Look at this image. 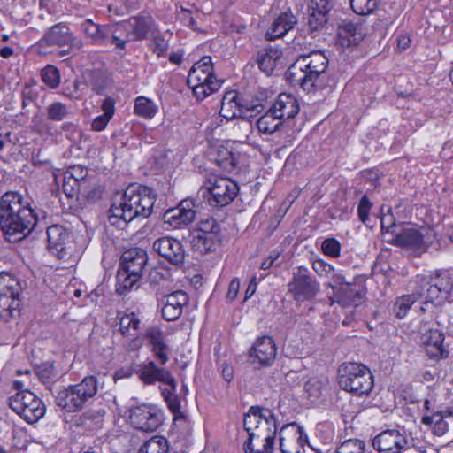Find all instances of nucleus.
<instances>
[{"mask_svg": "<svg viewBox=\"0 0 453 453\" xmlns=\"http://www.w3.org/2000/svg\"><path fill=\"white\" fill-rule=\"evenodd\" d=\"M257 128L263 134H273L280 130L283 121L270 108L256 122Z\"/></svg>", "mask_w": 453, "mask_h": 453, "instance_id": "72a5a7b5", "label": "nucleus"}, {"mask_svg": "<svg viewBox=\"0 0 453 453\" xmlns=\"http://www.w3.org/2000/svg\"><path fill=\"white\" fill-rule=\"evenodd\" d=\"M168 48V42L160 36L154 37L150 43L151 50L158 57H164L166 54Z\"/></svg>", "mask_w": 453, "mask_h": 453, "instance_id": "5fc2aeb1", "label": "nucleus"}, {"mask_svg": "<svg viewBox=\"0 0 453 453\" xmlns=\"http://www.w3.org/2000/svg\"><path fill=\"white\" fill-rule=\"evenodd\" d=\"M68 113V107L60 102L52 103L46 109L47 118L55 122L62 121Z\"/></svg>", "mask_w": 453, "mask_h": 453, "instance_id": "de8ad7c7", "label": "nucleus"}, {"mask_svg": "<svg viewBox=\"0 0 453 453\" xmlns=\"http://www.w3.org/2000/svg\"><path fill=\"white\" fill-rule=\"evenodd\" d=\"M41 76L45 84L50 88H55L60 82V74L58 70L53 65H47L41 72Z\"/></svg>", "mask_w": 453, "mask_h": 453, "instance_id": "3c124183", "label": "nucleus"}, {"mask_svg": "<svg viewBox=\"0 0 453 453\" xmlns=\"http://www.w3.org/2000/svg\"><path fill=\"white\" fill-rule=\"evenodd\" d=\"M177 385L173 388L169 387V388H164L162 390V395L164 396L165 401L167 403L168 408L174 415V419L183 418V413L180 411V397L175 393Z\"/></svg>", "mask_w": 453, "mask_h": 453, "instance_id": "79ce46f5", "label": "nucleus"}, {"mask_svg": "<svg viewBox=\"0 0 453 453\" xmlns=\"http://www.w3.org/2000/svg\"><path fill=\"white\" fill-rule=\"evenodd\" d=\"M145 337L156 358L161 365H165L169 360V347L163 332L158 327H150L146 331Z\"/></svg>", "mask_w": 453, "mask_h": 453, "instance_id": "c85d7f7f", "label": "nucleus"}, {"mask_svg": "<svg viewBox=\"0 0 453 453\" xmlns=\"http://www.w3.org/2000/svg\"><path fill=\"white\" fill-rule=\"evenodd\" d=\"M153 250L174 265H181L185 260V252L181 243L171 237H161L153 243Z\"/></svg>", "mask_w": 453, "mask_h": 453, "instance_id": "f3484780", "label": "nucleus"}, {"mask_svg": "<svg viewBox=\"0 0 453 453\" xmlns=\"http://www.w3.org/2000/svg\"><path fill=\"white\" fill-rule=\"evenodd\" d=\"M65 175H69V177L75 180L76 182H80L82 187L88 175V169L81 165H75L65 172Z\"/></svg>", "mask_w": 453, "mask_h": 453, "instance_id": "6e6d98bb", "label": "nucleus"}, {"mask_svg": "<svg viewBox=\"0 0 453 453\" xmlns=\"http://www.w3.org/2000/svg\"><path fill=\"white\" fill-rule=\"evenodd\" d=\"M443 342L444 334L438 329H430L422 335V345L431 359L439 360L448 357L449 351Z\"/></svg>", "mask_w": 453, "mask_h": 453, "instance_id": "6ab92c4d", "label": "nucleus"}, {"mask_svg": "<svg viewBox=\"0 0 453 453\" xmlns=\"http://www.w3.org/2000/svg\"><path fill=\"white\" fill-rule=\"evenodd\" d=\"M195 204L192 200H183L176 208L165 211V221L175 228L190 224L196 218Z\"/></svg>", "mask_w": 453, "mask_h": 453, "instance_id": "a211bd4d", "label": "nucleus"}, {"mask_svg": "<svg viewBox=\"0 0 453 453\" xmlns=\"http://www.w3.org/2000/svg\"><path fill=\"white\" fill-rule=\"evenodd\" d=\"M135 372L139 379L148 385L159 381L174 388L177 384L169 370L158 367L153 361L139 365Z\"/></svg>", "mask_w": 453, "mask_h": 453, "instance_id": "dca6fc26", "label": "nucleus"}, {"mask_svg": "<svg viewBox=\"0 0 453 453\" xmlns=\"http://www.w3.org/2000/svg\"><path fill=\"white\" fill-rule=\"evenodd\" d=\"M115 102L112 98L107 97L103 101L102 104V110L104 111V115L111 119L114 111H115Z\"/></svg>", "mask_w": 453, "mask_h": 453, "instance_id": "0e129e2a", "label": "nucleus"}, {"mask_svg": "<svg viewBox=\"0 0 453 453\" xmlns=\"http://www.w3.org/2000/svg\"><path fill=\"white\" fill-rule=\"evenodd\" d=\"M252 362L257 361L262 365H270L276 357L275 343L270 336L258 338L250 351Z\"/></svg>", "mask_w": 453, "mask_h": 453, "instance_id": "4be33fe9", "label": "nucleus"}, {"mask_svg": "<svg viewBox=\"0 0 453 453\" xmlns=\"http://www.w3.org/2000/svg\"><path fill=\"white\" fill-rule=\"evenodd\" d=\"M334 4V0H311L308 24L311 30H318L326 23Z\"/></svg>", "mask_w": 453, "mask_h": 453, "instance_id": "5701e85b", "label": "nucleus"}, {"mask_svg": "<svg viewBox=\"0 0 453 453\" xmlns=\"http://www.w3.org/2000/svg\"><path fill=\"white\" fill-rule=\"evenodd\" d=\"M296 22L297 19L291 12H284L273 22L265 37L271 41L280 38L291 30Z\"/></svg>", "mask_w": 453, "mask_h": 453, "instance_id": "7c9ffc66", "label": "nucleus"}, {"mask_svg": "<svg viewBox=\"0 0 453 453\" xmlns=\"http://www.w3.org/2000/svg\"><path fill=\"white\" fill-rule=\"evenodd\" d=\"M37 223V215L18 192H6L0 201V227L10 242L30 234Z\"/></svg>", "mask_w": 453, "mask_h": 453, "instance_id": "f257e3e1", "label": "nucleus"}, {"mask_svg": "<svg viewBox=\"0 0 453 453\" xmlns=\"http://www.w3.org/2000/svg\"><path fill=\"white\" fill-rule=\"evenodd\" d=\"M217 235L214 234H203L195 232L192 239V245L200 253H208L215 249Z\"/></svg>", "mask_w": 453, "mask_h": 453, "instance_id": "58836bf2", "label": "nucleus"}, {"mask_svg": "<svg viewBox=\"0 0 453 453\" xmlns=\"http://www.w3.org/2000/svg\"><path fill=\"white\" fill-rule=\"evenodd\" d=\"M372 447L379 453H402L408 449V440L399 430L389 429L374 437Z\"/></svg>", "mask_w": 453, "mask_h": 453, "instance_id": "4468645a", "label": "nucleus"}, {"mask_svg": "<svg viewBox=\"0 0 453 453\" xmlns=\"http://www.w3.org/2000/svg\"><path fill=\"white\" fill-rule=\"evenodd\" d=\"M81 189V184L76 182L75 180L70 178L69 175H65L62 180V191L67 197H74Z\"/></svg>", "mask_w": 453, "mask_h": 453, "instance_id": "603ef678", "label": "nucleus"}, {"mask_svg": "<svg viewBox=\"0 0 453 453\" xmlns=\"http://www.w3.org/2000/svg\"><path fill=\"white\" fill-rule=\"evenodd\" d=\"M187 82L196 97L203 100L219 90L222 81L218 80L214 75L211 58L205 56L193 65Z\"/></svg>", "mask_w": 453, "mask_h": 453, "instance_id": "423d86ee", "label": "nucleus"}, {"mask_svg": "<svg viewBox=\"0 0 453 453\" xmlns=\"http://www.w3.org/2000/svg\"><path fill=\"white\" fill-rule=\"evenodd\" d=\"M129 419L134 428L154 432L163 423V413L154 405L142 403L130 408Z\"/></svg>", "mask_w": 453, "mask_h": 453, "instance_id": "ddd939ff", "label": "nucleus"}, {"mask_svg": "<svg viewBox=\"0 0 453 453\" xmlns=\"http://www.w3.org/2000/svg\"><path fill=\"white\" fill-rule=\"evenodd\" d=\"M134 112L142 118L151 119L157 112V106L152 100L139 96L135 99Z\"/></svg>", "mask_w": 453, "mask_h": 453, "instance_id": "37998d69", "label": "nucleus"}, {"mask_svg": "<svg viewBox=\"0 0 453 453\" xmlns=\"http://www.w3.org/2000/svg\"><path fill=\"white\" fill-rule=\"evenodd\" d=\"M321 249L325 255L338 257L340 256L341 244L334 238H327L322 242Z\"/></svg>", "mask_w": 453, "mask_h": 453, "instance_id": "864d4df0", "label": "nucleus"}, {"mask_svg": "<svg viewBox=\"0 0 453 453\" xmlns=\"http://www.w3.org/2000/svg\"><path fill=\"white\" fill-rule=\"evenodd\" d=\"M244 105L236 91H228L221 101L220 115L226 119L239 118L243 113Z\"/></svg>", "mask_w": 453, "mask_h": 453, "instance_id": "2f4dec72", "label": "nucleus"}, {"mask_svg": "<svg viewBox=\"0 0 453 453\" xmlns=\"http://www.w3.org/2000/svg\"><path fill=\"white\" fill-rule=\"evenodd\" d=\"M318 265L324 267L326 273L331 276L334 283L340 284L342 287L347 283L344 277L341 273H336L334 268L330 265H323L321 263H318Z\"/></svg>", "mask_w": 453, "mask_h": 453, "instance_id": "052dcab7", "label": "nucleus"}, {"mask_svg": "<svg viewBox=\"0 0 453 453\" xmlns=\"http://www.w3.org/2000/svg\"><path fill=\"white\" fill-rule=\"evenodd\" d=\"M307 435L296 424L285 425L280 431V449L282 453H303Z\"/></svg>", "mask_w": 453, "mask_h": 453, "instance_id": "2eb2a0df", "label": "nucleus"}, {"mask_svg": "<svg viewBox=\"0 0 453 453\" xmlns=\"http://www.w3.org/2000/svg\"><path fill=\"white\" fill-rule=\"evenodd\" d=\"M219 225L214 219H209L200 223L199 228L196 232H203V234H214L219 231Z\"/></svg>", "mask_w": 453, "mask_h": 453, "instance_id": "13d9d810", "label": "nucleus"}, {"mask_svg": "<svg viewBox=\"0 0 453 453\" xmlns=\"http://www.w3.org/2000/svg\"><path fill=\"white\" fill-rule=\"evenodd\" d=\"M74 39L70 28L65 23L50 27L39 41L40 47H62L70 44Z\"/></svg>", "mask_w": 453, "mask_h": 453, "instance_id": "aec40b11", "label": "nucleus"}, {"mask_svg": "<svg viewBox=\"0 0 453 453\" xmlns=\"http://www.w3.org/2000/svg\"><path fill=\"white\" fill-rule=\"evenodd\" d=\"M372 207V203L366 196H363L357 206V214L359 219L363 223H366L369 219V212Z\"/></svg>", "mask_w": 453, "mask_h": 453, "instance_id": "4d7b16f0", "label": "nucleus"}, {"mask_svg": "<svg viewBox=\"0 0 453 453\" xmlns=\"http://www.w3.org/2000/svg\"><path fill=\"white\" fill-rule=\"evenodd\" d=\"M80 30L94 44L106 45L111 34V26L99 25L87 19L80 24Z\"/></svg>", "mask_w": 453, "mask_h": 453, "instance_id": "393cba45", "label": "nucleus"}, {"mask_svg": "<svg viewBox=\"0 0 453 453\" xmlns=\"http://www.w3.org/2000/svg\"><path fill=\"white\" fill-rule=\"evenodd\" d=\"M47 237L50 248L62 251L68 233L62 226L52 225L47 229Z\"/></svg>", "mask_w": 453, "mask_h": 453, "instance_id": "e433bc0d", "label": "nucleus"}, {"mask_svg": "<svg viewBox=\"0 0 453 453\" xmlns=\"http://www.w3.org/2000/svg\"><path fill=\"white\" fill-rule=\"evenodd\" d=\"M328 59L321 51L300 56L286 72V79L292 86H299L308 93L324 88L325 72Z\"/></svg>", "mask_w": 453, "mask_h": 453, "instance_id": "7ed1b4c3", "label": "nucleus"}, {"mask_svg": "<svg viewBox=\"0 0 453 453\" xmlns=\"http://www.w3.org/2000/svg\"><path fill=\"white\" fill-rule=\"evenodd\" d=\"M361 298V292L357 287L349 283L341 287L337 295V302L342 306L357 305Z\"/></svg>", "mask_w": 453, "mask_h": 453, "instance_id": "c9c22d12", "label": "nucleus"}, {"mask_svg": "<svg viewBox=\"0 0 453 453\" xmlns=\"http://www.w3.org/2000/svg\"><path fill=\"white\" fill-rule=\"evenodd\" d=\"M156 195L150 188L142 185H129L119 202L109 211V222L122 228L134 219H146L152 213Z\"/></svg>", "mask_w": 453, "mask_h": 453, "instance_id": "f03ea898", "label": "nucleus"}, {"mask_svg": "<svg viewBox=\"0 0 453 453\" xmlns=\"http://www.w3.org/2000/svg\"><path fill=\"white\" fill-rule=\"evenodd\" d=\"M418 300V298L416 292H413L411 295L402 296L396 299L393 307V312L397 318L403 319L406 316L411 305Z\"/></svg>", "mask_w": 453, "mask_h": 453, "instance_id": "a18cd8bd", "label": "nucleus"}, {"mask_svg": "<svg viewBox=\"0 0 453 453\" xmlns=\"http://www.w3.org/2000/svg\"><path fill=\"white\" fill-rule=\"evenodd\" d=\"M397 48L401 50H404L409 48L411 44V37L408 34H400L397 36Z\"/></svg>", "mask_w": 453, "mask_h": 453, "instance_id": "774afa93", "label": "nucleus"}, {"mask_svg": "<svg viewBox=\"0 0 453 453\" xmlns=\"http://www.w3.org/2000/svg\"><path fill=\"white\" fill-rule=\"evenodd\" d=\"M152 19L150 17H132L120 24V27L127 32V40H142L151 27Z\"/></svg>", "mask_w": 453, "mask_h": 453, "instance_id": "c756f323", "label": "nucleus"}, {"mask_svg": "<svg viewBox=\"0 0 453 453\" xmlns=\"http://www.w3.org/2000/svg\"><path fill=\"white\" fill-rule=\"evenodd\" d=\"M104 414V411H87L80 418L81 424L88 430L96 431L103 426Z\"/></svg>", "mask_w": 453, "mask_h": 453, "instance_id": "a19ab883", "label": "nucleus"}, {"mask_svg": "<svg viewBox=\"0 0 453 453\" xmlns=\"http://www.w3.org/2000/svg\"><path fill=\"white\" fill-rule=\"evenodd\" d=\"M394 242L399 247L412 250L414 252L420 253L426 249L423 234L414 227H406L396 234Z\"/></svg>", "mask_w": 453, "mask_h": 453, "instance_id": "a878e982", "label": "nucleus"}, {"mask_svg": "<svg viewBox=\"0 0 453 453\" xmlns=\"http://www.w3.org/2000/svg\"><path fill=\"white\" fill-rule=\"evenodd\" d=\"M240 289V281L237 278L233 279L228 287V291L226 294V298L229 302H233L238 295Z\"/></svg>", "mask_w": 453, "mask_h": 453, "instance_id": "e2e57ef3", "label": "nucleus"}, {"mask_svg": "<svg viewBox=\"0 0 453 453\" xmlns=\"http://www.w3.org/2000/svg\"><path fill=\"white\" fill-rule=\"evenodd\" d=\"M337 35L342 46L349 47L358 44L364 39L365 32L362 24L343 21L338 26Z\"/></svg>", "mask_w": 453, "mask_h": 453, "instance_id": "bb28decb", "label": "nucleus"}, {"mask_svg": "<svg viewBox=\"0 0 453 453\" xmlns=\"http://www.w3.org/2000/svg\"><path fill=\"white\" fill-rule=\"evenodd\" d=\"M270 109L284 122L293 119L299 112L300 105L295 96L281 93L270 106Z\"/></svg>", "mask_w": 453, "mask_h": 453, "instance_id": "b1692460", "label": "nucleus"}, {"mask_svg": "<svg viewBox=\"0 0 453 453\" xmlns=\"http://www.w3.org/2000/svg\"><path fill=\"white\" fill-rule=\"evenodd\" d=\"M220 367L222 377L226 381L230 382L234 378L233 367L225 362L220 365Z\"/></svg>", "mask_w": 453, "mask_h": 453, "instance_id": "338daca9", "label": "nucleus"}, {"mask_svg": "<svg viewBox=\"0 0 453 453\" xmlns=\"http://www.w3.org/2000/svg\"><path fill=\"white\" fill-rule=\"evenodd\" d=\"M365 444L359 439H349L342 442L336 449L335 453H364Z\"/></svg>", "mask_w": 453, "mask_h": 453, "instance_id": "09e8293b", "label": "nucleus"}, {"mask_svg": "<svg viewBox=\"0 0 453 453\" xmlns=\"http://www.w3.org/2000/svg\"><path fill=\"white\" fill-rule=\"evenodd\" d=\"M137 453H169L168 441L163 436H153L140 447Z\"/></svg>", "mask_w": 453, "mask_h": 453, "instance_id": "ea45409f", "label": "nucleus"}, {"mask_svg": "<svg viewBox=\"0 0 453 453\" xmlns=\"http://www.w3.org/2000/svg\"><path fill=\"white\" fill-rule=\"evenodd\" d=\"M140 278L141 276L136 274L134 276L130 272L121 268L117 274V291L119 294L124 295L134 287Z\"/></svg>", "mask_w": 453, "mask_h": 453, "instance_id": "c03bdc74", "label": "nucleus"}, {"mask_svg": "<svg viewBox=\"0 0 453 453\" xmlns=\"http://www.w3.org/2000/svg\"><path fill=\"white\" fill-rule=\"evenodd\" d=\"M110 119H111L110 118L104 116V114L96 117L92 121L91 129L93 131H96V132L103 131L106 127V126L109 123Z\"/></svg>", "mask_w": 453, "mask_h": 453, "instance_id": "680f3d73", "label": "nucleus"}, {"mask_svg": "<svg viewBox=\"0 0 453 453\" xmlns=\"http://www.w3.org/2000/svg\"><path fill=\"white\" fill-rule=\"evenodd\" d=\"M338 384L355 395H367L373 388V376L363 364L344 363L338 369Z\"/></svg>", "mask_w": 453, "mask_h": 453, "instance_id": "39448f33", "label": "nucleus"}, {"mask_svg": "<svg viewBox=\"0 0 453 453\" xmlns=\"http://www.w3.org/2000/svg\"><path fill=\"white\" fill-rule=\"evenodd\" d=\"M147 253L142 249H130L125 251L121 257V268L130 272L135 276H142L147 264Z\"/></svg>", "mask_w": 453, "mask_h": 453, "instance_id": "cd10ccee", "label": "nucleus"}, {"mask_svg": "<svg viewBox=\"0 0 453 453\" xmlns=\"http://www.w3.org/2000/svg\"><path fill=\"white\" fill-rule=\"evenodd\" d=\"M20 285L17 279L9 273L0 274V318L7 320L19 311Z\"/></svg>", "mask_w": 453, "mask_h": 453, "instance_id": "9b49d317", "label": "nucleus"}, {"mask_svg": "<svg viewBox=\"0 0 453 453\" xmlns=\"http://www.w3.org/2000/svg\"><path fill=\"white\" fill-rule=\"evenodd\" d=\"M162 317L167 321H174L182 314V309L188 303V296L182 290L173 291L165 296Z\"/></svg>", "mask_w": 453, "mask_h": 453, "instance_id": "412c9836", "label": "nucleus"}, {"mask_svg": "<svg viewBox=\"0 0 453 453\" xmlns=\"http://www.w3.org/2000/svg\"><path fill=\"white\" fill-rule=\"evenodd\" d=\"M99 389V381L96 376L84 377L79 383L70 385L60 390L56 395L55 403L67 412L81 411L92 400Z\"/></svg>", "mask_w": 453, "mask_h": 453, "instance_id": "20e7f679", "label": "nucleus"}, {"mask_svg": "<svg viewBox=\"0 0 453 453\" xmlns=\"http://www.w3.org/2000/svg\"><path fill=\"white\" fill-rule=\"evenodd\" d=\"M443 420L444 418L440 412L434 413L431 416L426 415L422 418V423L429 426H434V425Z\"/></svg>", "mask_w": 453, "mask_h": 453, "instance_id": "69168bd1", "label": "nucleus"}, {"mask_svg": "<svg viewBox=\"0 0 453 453\" xmlns=\"http://www.w3.org/2000/svg\"><path fill=\"white\" fill-rule=\"evenodd\" d=\"M9 406L27 423L38 421L45 414V406L33 392L20 391L9 398Z\"/></svg>", "mask_w": 453, "mask_h": 453, "instance_id": "1a4fd4ad", "label": "nucleus"}, {"mask_svg": "<svg viewBox=\"0 0 453 453\" xmlns=\"http://www.w3.org/2000/svg\"><path fill=\"white\" fill-rule=\"evenodd\" d=\"M248 441L244 443L246 453H273L274 440L267 437H257L256 434H248Z\"/></svg>", "mask_w": 453, "mask_h": 453, "instance_id": "f704fd0d", "label": "nucleus"}, {"mask_svg": "<svg viewBox=\"0 0 453 453\" xmlns=\"http://www.w3.org/2000/svg\"><path fill=\"white\" fill-rule=\"evenodd\" d=\"M214 161L220 168L227 172H231L236 166L234 153L226 148H220L219 150Z\"/></svg>", "mask_w": 453, "mask_h": 453, "instance_id": "49530a36", "label": "nucleus"}, {"mask_svg": "<svg viewBox=\"0 0 453 453\" xmlns=\"http://www.w3.org/2000/svg\"><path fill=\"white\" fill-rule=\"evenodd\" d=\"M178 17L182 22H184L194 30L197 28L196 21L192 17L191 12L189 10L184 7H180V10L178 12Z\"/></svg>", "mask_w": 453, "mask_h": 453, "instance_id": "bf43d9fd", "label": "nucleus"}, {"mask_svg": "<svg viewBox=\"0 0 453 453\" xmlns=\"http://www.w3.org/2000/svg\"><path fill=\"white\" fill-rule=\"evenodd\" d=\"M281 58V52L277 49L269 48L258 51L257 63L261 71L270 75Z\"/></svg>", "mask_w": 453, "mask_h": 453, "instance_id": "473e14b6", "label": "nucleus"}, {"mask_svg": "<svg viewBox=\"0 0 453 453\" xmlns=\"http://www.w3.org/2000/svg\"><path fill=\"white\" fill-rule=\"evenodd\" d=\"M243 426L248 434L257 437L275 439L278 424L275 415L270 409L252 406L244 416Z\"/></svg>", "mask_w": 453, "mask_h": 453, "instance_id": "6e6552de", "label": "nucleus"}, {"mask_svg": "<svg viewBox=\"0 0 453 453\" xmlns=\"http://www.w3.org/2000/svg\"><path fill=\"white\" fill-rule=\"evenodd\" d=\"M288 293L298 303L312 300L320 290V284L314 279L307 268L298 267L293 272L288 283Z\"/></svg>", "mask_w": 453, "mask_h": 453, "instance_id": "9d476101", "label": "nucleus"}, {"mask_svg": "<svg viewBox=\"0 0 453 453\" xmlns=\"http://www.w3.org/2000/svg\"><path fill=\"white\" fill-rule=\"evenodd\" d=\"M205 186L211 195L209 203L212 206L223 207L229 204L239 192V186L235 181L221 176L210 177Z\"/></svg>", "mask_w": 453, "mask_h": 453, "instance_id": "f8f14e48", "label": "nucleus"}, {"mask_svg": "<svg viewBox=\"0 0 453 453\" xmlns=\"http://www.w3.org/2000/svg\"><path fill=\"white\" fill-rule=\"evenodd\" d=\"M418 284L416 295L424 299V303L442 304L449 296L453 288V279L449 273H440L429 277H418Z\"/></svg>", "mask_w": 453, "mask_h": 453, "instance_id": "0eeeda50", "label": "nucleus"}, {"mask_svg": "<svg viewBox=\"0 0 453 453\" xmlns=\"http://www.w3.org/2000/svg\"><path fill=\"white\" fill-rule=\"evenodd\" d=\"M140 323L134 312L125 313L119 318V331L124 336H137Z\"/></svg>", "mask_w": 453, "mask_h": 453, "instance_id": "4c0bfd02", "label": "nucleus"}, {"mask_svg": "<svg viewBox=\"0 0 453 453\" xmlns=\"http://www.w3.org/2000/svg\"><path fill=\"white\" fill-rule=\"evenodd\" d=\"M380 0H350L352 10L359 15L370 14L376 9Z\"/></svg>", "mask_w": 453, "mask_h": 453, "instance_id": "8fccbe9b", "label": "nucleus"}]
</instances>
